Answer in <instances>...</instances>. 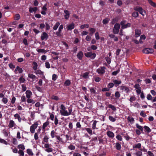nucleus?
Segmentation results:
<instances>
[{
	"label": "nucleus",
	"mask_w": 156,
	"mask_h": 156,
	"mask_svg": "<svg viewBox=\"0 0 156 156\" xmlns=\"http://www.w3.org/2000/svg\"><path fill=\"white\" fill-rule=\"evenodd\" d=\"M68 110V111L64 105L61 104L60 105L59 112L62 115L67 116L71 115L73 111L72 108L70 107H69Z\"/></svg>",
	"instance_id": "1"
},
{
	"label": "nucleus",
	"mask_w": 156,
	"mask_h": 156,
	"mask_svg": "<svg viewBox=\"0 0 156 156\" xmlns=\"http://www.w3.org/2000/svg\"><path fill=\"white\" fill-rule=\"evenodd\" d=\"M120 27V25L119 24L116 23L115 24L114 27L113 29V33L114 34H118L119 31V29Z\"/></svg>",
	"instance_id": "2"
},
{
	"label": "nucleus",
	"mask_w": 156,
	"mask_h": 156,
	"mask_svg": "<svg viewBox=\"0 0 156 156\" xmlns=\"http://www.w3.org/2000/svg\"><path fill=\"white\" fill-rule=\"evenodd\" d=\"M50 118L51 120L52 121H54V124L56 126H57L58 124V120L57 117V116H55V117L54 115L53 114H51L50 115Z\"/></svg>",
	"instance_id": "3"
},
{
	"label": "nucleus",
	"mask_w": 156,
	"mask_h": 156,
	"mask_svg": "<svg viewBox=\"0 0 156 156\" xmlns=\"http://www.w3.org/2000/svg\"><path fill=\"white\" fill-rule=\"evenodd\" d=\"M106 68L105 66L100 67L96 70V72L99 74H104L105 72Z\"/></svg>",
	"instance_id": "4"
},
{
	"label": "nucleus",
	"mask_w": 156,
	"mask_h": 156,
	"mask_svg": "<svg viewBox=\"0 0 156 156\" xmlns=\"http://www.w3.org/2000/svg\"><path fill=\"white\" fill-rule=\"evenodd\" d=\"M38 123L37 122H35L34 124H33L30 127V132L33 133L35 132V129L37 128V127Z\"/></svg>",
	"instance_id": "5"
},
{
	"label": "nucleus",
	"mask_w": 156,
	"mask_h": 156,
	"mask_svg": "<svg viewBox=\"0 0 156 156\" xmlns=\"http://www.w3.org/2000/svg\"><path fill=\"white\" fill-rule=\"evenodd\" d=\"M87 57L90 58L92 59H94L96 56V54L95 53H92L90 52H88L84 54Z\"/></svg>",
	"instance_id": "6"
},
{
	"label": "nucleus",
	"mask_w": 156,
	"mask_h": 156,
	"mask_svg": "<svg viewBox=\"0 0 156 156\" xmlns=\"http://www.w3.org/2000/svg\"><path fill=\"white\" fill-rule=\"evenodd\" d=\"M134 9L136 11H138L139 12L140 14H141L142 15L144 16V13H145V12L141 7L136 6L134 8Z\"/></svg>",
	"instance_id": "7"
},
{
	"label": "nucleus",
	"mask_w": 156,
	"mask_h": 156,
	"mask_svg": "<svg viewBox=\"0 0 156 156\" xmlns=\"http://www.w3.org/2000/svg\"><path fill=\"white\" fill-rule=\"evenodd\" d=\"M143 51L145 54H151L153 52L154 50L152 48H147L144 49L143 50Z\"/></svg>",
	"instance_id": "8"
},
{
	"label": "nucleus",
	"mask_w": 156,
	"mask_h": 156,
	"mask_svg": "<svg viewBox=\"0 0 156 156\" xmlns=\"http://www.w3.org/2000/svg\"><path fill=\"white\" fill-rule=\"evenodd\" d=\"M48 38V35L45 32H43L41 34V38L42 41L46 40Z\"/></svg>",
	"instance_id": "9"
},
{
	"label": "nucleus",
	"mask_w": 156,
	"mask_h": 156,
	"mask_svg": "<svg viewBox=\"0 0 156 156\" xmlns=\"http://www.w3.org/2000/svg\"><path fill=\"white\" fill-rule=\"evenodd\" d=\"M28 76L29 78L32 80V81L33 82L37 81V78L35 75L33 74L28 73Z\"/></svg>",
	"instance_id": "10"
},
{
	"label": "nucleus",
	"mask_w": 156,
	"mask_h": 156,
	"mask_svg": "<svg viewBox=\"0 0 156 156\" xmlns=\"http://www.w3.org/2000/svg\"><path fill=\"white\" fill-rule=\"evenodd\" d=\"M119 87L121 90L124 91L126 93H128L129 91V89L126 86L122 85L120 86Z\"/></svg>",
	"instance_id": "11"
},
{
	"label": "nucleus",
	"mask_w": 156,
	"mask_h": 156,
	"mask_svg": "<svg viewBox=\"0 0 156 156\" xmlns=\"http://www.w3.org/2000/svg\"><path fill=\"white\" fill-rule=\"evenodd\" d=\"M74 27V24L72 22L69 25H67L66 28L67 30H69L73 29Z\"/></svg>",
	"instance_id": "12"
},
{
	"label": "nucleus",
	"mask_w": 156,
	"mask_h": 156,
	"mask_svg": "<svg viewBox=\"0 0 156 156\" xmlns=\"http://www.w3.org/2000/svg\"><path fill=\"white\" fill-rule=\"evenodd\" d=\"M14 117L15 119H17L18 122H20L22 121V119L19 114L16 113L14 115Z\"/></svg>",
	"instance_id": "13"
},
{
	"label": "nucleus",
	"mask_w": 156,
	"mask_h": 156,
	"mask_svg": "<svg viewBox=\"0 0 156 156\" xmlns=\"http://www.w3.org/2000/svg\"><path fill=\"white\" fill-rule=\"evenodd\" d=\"M26 96L28 99L30 98L32 94V92L29 90H27L26 92Z\"/></svg>",
	"instance_id": "14"
},
{
	"label": "nucleus",
	"mask_w": 156,
	"mask_h": 156,
	"mask_svg": "<svg viewBox=\"0 0 156 156\" xmlns=\"http://www.w3.org/2000/svg\"><path fill=\"white\" fill-rule=\"evenodd\" d=\"M23 69L22 68H20V67L17 66L16 68V69L15 70V72L16 73H17V72H18L19 73H21L23 72Z\"/></svg>",
	"instance_id": "15"
},
{
	"label": "nucleus",
	"mask_w": 156,
	"mask_h": 156,
	"mask_svg": "<svg viewBox=\"0 0 156 156\" xmlns=\"http://www.w3.org/2000/svg\"><path fill=\"white\" fill-rule=\"evenodd\" d=\"M64 12L65 15L64 16L65 18L67 20L69 19V12L67 10H65Z\"/></svg>",
	"instance_id": "16"
},
{
	"label": "nucleus",
	"mask_w": 156,
	"mask_h": 156,
	"mask_svg": "<svg viewBox=\"0 0 156 156\" xmlns=\"http://www.w3.org/2000/svg\"><path fill=\"white\" fill-rule=\"evenodd\" d=\"M15 125V122L13 120H10L9 122V124L8 126L10 128H12Z\"/></svg>",
	"instance_id": "17"
},
{
	"label": "nucleus",
	"mask_w": 156,
	"mask_h": 156,
	"mask_svg": "<svg viewBox=\"0 0 156 156\" xmlns=\"http://www.w3.org/2000/svg\"><path fill=\"white\" fill-rule=\"evenodd\" d=\"M107 134L110 138H113L114 137V133L112 131H108L107 132Z\"/></svg>",
	"instance_id": "18"
},
{
	"label": "nucleus",
	"mask_w": 156,
	"mask_h": 156,
	"mask_svg": "<svg viewBox=\"0 0 156 156\" xmlns=\"http://www.w3.org/2000/svg\"><path fill=\"white\" fill-rule=\"evenodd\" d=\"M83 55V52L82 51H80L77 54V57L80 60H82Z\"/></svg>",
	"instance_id": "19"
},
{
	"label": "nucleus",
	"mask_w": 156,
	"mask_h": 156,
	"mask_svg": "<svg viewBox=\"0 0 156 156\" xmlns=\"http://www.w3.org/2000/svg\"><path fill=\"white\" fill-rule=\"evenodd\" d=\"M113 82L115 87L118 86L121 83V81L120 80H115L113 81Z\"/></svg>",
	"instance_id": "20"
},
{
	"label": "nucleus",
	"mask_w": 156,
	"mask_h": 156,
	"mask_svg": "<svg viewBox=\"0 0 156 156\" xmlns=\"http://www.w3.org/2000/svg\"><path fill=\"white\" fill-rule=\"evenodd\" d=\"M109 37L111 38H113L114 40L115 41H118V39L117 36H116L113 34H110L109 35Z\"/></svg>",
	"instance_id": "21"
},
{
	"label": "nucleus",
	"mask_w": 156,
	"mask_h": 156,
	"mask_svg": "<svg viewBox=\"0 0 156 156\" xmlns=\"http://www.w3.org/2000/svg\"><path fill=\"white\" fill-rule=\"evenodd\" d=\"M34 73L37 75L39 74L44 76V72L40 69L37 70L34 72Z\"/></svg>",
	"instance_id": "22"
},
{
	"label": "nucleus",
	"mask_w": 156,
	"mask_h": 156,
	"mask_svg": "<svg viewBox=\"0 0 156 156\" xmlns=\"http://www.w3.org/2000/svg\"><path fill=\"white\" fill-rule=\"evenodd\" d=\"M49 124V122L48 121H47L43 123L42 126V129L43 130H45V128Z\"/></svg>",
	"instance_id": "23"
},
{
	"label": "nucleus",
	"mask_w": 156,
	"mask_h": 156,
	"mask_svg": "<svg viewBox=\"0 0 156 156\" xmlns=\"http://www.w3.org/2000/svg\"><path fill=\"white\" fill-rule=\"evenodd\" d=\"M141 34L140 30L137 29L135 30V36L136 37L139 36Z\"/></svg>",
	"instance_id": "24"
},
{
	"label": "nucleus",
	"mask_w": 156,
	"mask_h": 156,
	"mask_svg": "<svg viewBox=\"0 0 156 156\" xmlns=\"http://www.w3.org/2000/svg\"><path fill=\"white\" fill-rule=\"evenodd\" d=\"M141 144L140 143H138L135 145L133 146V148H140L141 147Z\"/></svg>",
	"instance_id": "25"
},
{
	"label": "nucleus",
	"mask_w": 156,
	"mask_h": 156,
	"mask_svg": "<svg viewBox=\"0 0 156 156\" xmlns=\"http://www.w3.org/2000/svg\"><path fill=\"white\" fill-rule=\"evenodd\" d=\"M33 68L34 70L35 71L37 70V69L38 65L37 63L35 62H33Z\"/></svg>",
	"instance_id": "26"
},
{
	"label": "nucleus",
	"mask_w": 156,
	"mask_h": 156,
	"mask_svg": "<svg viewBox=\"0 0 156 156\" xmlns=\"http://www.w3.org/2000/svg\"><path fill=\"white\" fill-rule=\"evenodd\" d=\"M37 9V8L35 7L34 8H30L29 9V11L30 12H35Z\"/></svg>",
	"instance_id": "27"
},
{
	"label": "nucleus",
	"mask_w": 156,
	"mask_h": 156,
	"mask_svg": "<svg viewBox=\"0 0 156 156\" xmlns=\"http://www.w3.org/2000/svg\"><path fill=\"white\" fill-rule=\"evenodd\" d=\"M56 133L55 131L54 130H52L51 131L50 135L52 138H53L55 137V134Z\"/></svg>",
	"instance_id": "28"
},
{
	"label": "nucleus",
	"mask_w": 156,
	"mask_h": 156,
	"mask_svg": "<svg viewBox=\"0 0 156 156\" xmlns=\"http://www.w3.org/2000/svg\"><path fill=\"white\" fill-rule=\"evenodd\" d=\"M89 30L90 31V35H92L95 32L96 30L94 28H89Z\"/></svg>",
	"instance_id": "29"
},
{
	"label": "nucleus",
	"mask_w": 156,
	"mask_h": 156,
	"mask_svg": "<svg viewBox=\"0 0 156 156\" xmlns=\"http://www.w3.org/2000/svg\"><path fill=\"white\" fill-rule=\"evenodd\" d=\"M60 23L59 22H57L53 27V29L54 30H56L58 26L60 25Z\"/></svg>",
	"instance_id": "30"
},
{
	"label": "nucleus",
	"mask_w": 156,
	"mask_h": 156,
	"mask_svg": "<svg viewBox=\"0 0 156 156\" xmlns=\"http://www.w3.org/2000/svg\"><path fill=\"white\" fill-rule=\"evenodd\" d=\"M127 119L131 123H133L134 121L133 118L131 117L128 116Z\"/></svg>",
	"instance_id": "31"
},
{
	"label": "nucleus",
	"mask_w": 156,
	"mask_h": 156,
	"mask_svg": "<svg viewBox=\"0 0 156 156\" xmlns=\"http://www.w3.org/2000/svg\"><path fill=\"white\" fill-rule=\"evenodd\" d=\"M149 4L154 7H156V3L153 2L151 0H148Z\"/></svg>",
	"instance_id": "32"
},
{
	"label": "nucleus",
	"mask_w": 156,
	"mask_h": 156,
	"mask_svg": "<svg viewBox=\"0 0 156 156\" xmlns=\"http://www.w3.org/2000/svg\"><path fill=\"white\" fill-rule=\"evenodd\" d=\"M136 126L137 128L139 130L141 131H143V127L139 125L138 124L136 123Z\"/></svg>",
	"instance_id": "33"
},
{
	"label": "nucleus",
	"mask_w": 156,
	"mask_h": 156,
	"mask_svg": "<svg viewBox=\"0 0 156 156\" xmlns=\"http://www.w3.org/2000/svg\"><path fill=\"white\" fill-rule=\"evenodd\" d=\"M115 147L117 150H120L121 148V144L119 143H116L115 144Z\"/></svg>",
	"instance_id": "34"
},
{
	"label": "nucleus",
	"mask_w": 156,
	"mask_h": 156,
	"mask_svg": "<svg viewBox=\"0 0 156 156\" xmlns=\"http://www.w3.org/2000/svg\"><path fill=\"white\" fill-rule=\"evenodd\" d=\"M27 152L30 155L32 156L34 154L32 150L30 149H28L27 150Z\"/></svg>",
	"instance_id": "35"
},
{
	"label": "nucleus",
	"mask_w": 156,
	"mask_h": 156,
	"mask_svg": "<svg viewBox=\"0 0 156 156\" xmlns=\"http://www.w3.org/2000/svg\"><path fill=\"white\" fill-rule=\"evenodd\" d=\"M85 129L89 134L91 135L92 134V130L91 129L89 128H86Z\"/></svg>",
	"instance_id": "36"
},
{
	"label": "nucleus",
	"mask_w": 156,
	"mask_h": 156,
	"mask_svg": "<svg viewBox=\"0 0 156 156\" xmlns=\"http://www.w3.org/2000/svg\"><path fill=\"white\" fill-rule=\"evenodd\" d=\"M53 150V149L51 148L50 147L46 149H44V151L48 153H49L52 152Z\"/></svg>",
	"instance_id": "37"
},
{
	"label": "nucleus",
	"mask_w": 156,
	"mask_h": 156,
	"mask_svg": "<svg viewBox=\"0 0 156 156\" xmlns=\"http://www.w3.org/2000/svg\"><path fill=\"white\" fill-rule=\"evenodd\" d=\"M131 24L129 23H128L124 25V26H122V29H125L130 27Z\"/></svg>",
	"instance_id": "38"
},
{
	"label": "nucleus",
	"mask_w": 156,
	"mask_h": 156,
	"mask_svg": "<svg viewBox=\"0 0 156 156\" xmlns=\"http://www.w3.org/2000/svg\"><path fill=\"white\" fill-rule=\"evenodd\" d=\"M97 122V121L96 120H94L92 124V128L93 129H94L96 128V123Z\"/></svg>",
	"instance_id": "39"
},
{
	"label": "nucleus",
	"mask_w": 156,
	"mask_h": 156,
	"mask_svg": "<svg viewBox=\"0 0 156 156\" xmlns=\"http://www.w3.org/2000/svg\"><path fill=\"white\" fill-rule=\"evenodd\" d=\"M108 107L109 108H111L114 111H115L116 110V108L115 106L111 104H109L108 105Z\"/></svg>",
	"instance_id": "40"
},
{
	"label": "nucleus",
	"mask_w": 156,
	"mask_h": 156,
	"mask_svg": "<svg viewBox=\"0 0 156 156\" xmlns=\"http://www.w3.org/2000/svg\"><path fill=\"white\" fill-rule=\"evenodd\" d=\"M115 96L117 98H119L120 97V94L118 91H116L115 93Z\"/></svg>",
	"instance_id": "41"
},
{
	"label": "nucleus",
	"mask_w": 156,
	"mask_h": 156,
	"mask_svg": "<svg viewBox=\"0 0 156 156\" xmlns=\"http://www.w3.org/2000/svg\"><path fill=\"white\" fill-rule=\"evenodd\" d=\"M0 143L4 144L5 145H7L8 144V142L6 140L1 138H0Z\"/></svg>",
	"instance_id": "42"
},
{
	"label": "nucleus",
	"mask_w": 156,
	"mask_h": 156,
	"mask_svg": "<svg viewBox=\"0 0 156 156\" xmlns=\"http://www.w3.org/2000/svg\"><path fill=\"white\" fill-rule=\"evenodd\" d=\"M144 128L146 130V131L147 132L149 133L151 132V129L148 126H144Z\"/></svg>",
	"instance_id": "43"
},
{
	"label": "nucleus",
	"mask_w": 156,
	"mask_h": 156,
	"mask_svg": "<svg viewBox=\"0 0 156 156\" xmlns=\"http://www.w3.org/2000/svg\"><path fill=\"white\" fill-rule=\"evenodd\" d=\"M27 102L28 103H32V104H34L35 102V101L33 100V99H28L27 101Z\"/></svg>",
	"instance_id": "44"
},
{
	"label": "nucleus",
	"mask_w": 156,
	"mask_h": 156,
	"mask_svg": "<svg viewBox=\"0 0 156 156\" xmlns=\"http://www.w3.org/2000/svg\"><path fill=\"white\" fill-rule=\"evenodd\" d=\"M89 27V25L88 24H84L81 25L80 27V28L81 29H83L85 28H88Z\"/></svg>",
	"instance_id": "45"
},
{
	"label": "nucleus",
	"mask_w": 156,
	"mask_h": 156,
	"mask_svg": "<svg viewBox=\"0 0 156 156\" xmlns=\"http://www.w3.org/2000/svg\"><path fill=\"white\" fill-rule=\"evenodd\" d=\"M11 149L12 150V152L14 153H16L18 152V150L15 147H11Z\"/></svg>",
	"instance_id": "46"
},
{
	"label": "nucleus",
	"mask_w": 156,
	"mask_h": 156,
	"mask_svg": "<svg viewBox=\"0 0 156 156\" xmlns=\"http://www.w3.org/2000/svg\"><path fill=\"white\" fill-rule=\"evenodd\" d=\"M89 73L87 72L85 73H84L83 75V77L87 79L89 77L88 76Z\"/></svg>",
	"instance_id": "47"
},
{
	"label": "nucleus",
	"mask_w": 156,
	"mask_h": 156,
	"mask_svg": "<svg viewBox=\"0 0 156 156\" xmlns=\"http://www.w3.org/2000/svg\"><path fill=\"white\" fill-rule=\"evenodd\" d=\"M108 118L109 120L112 122H114L116 120V119L111 116H109Z\"/></svg>",
	"instance_id": "48"
},
{
	"label": "nucleus",
	"mask_w": 156,
	"mask_h": 156,
	"mask_svg": "<svg viewBox=\"0 0 156 156\" xmlns=\"http://www.w3.org/2000/svg\"><path fill=\"white\" fill-rule=\"evenodd\" d=\"M49 138L47 136H45L43 138V141L47 143L48 141Z\"/></svg>",
	"instance_id": "49"
},
{
	"label": "nucleus",
	"mask_w": 156,
	"mask_h": 156,
	"mask_svg": "<svg viewBox=\"0 0 156 156\" xmlns=\"http://www.w3.org/2000/svg\"><path fill=\"white\" fill-rule=\"evenodd\" d=\"M132 15L133 17L136 18L138 16L139 14L138 12H134L132 13Z\"/></svg>",
	"instance_id": "50"
},
{
	"label": "nucleus",
	"mask_w": 156,
	"mask_h": 156,
	"mask_svg": "<svg viewBox=\"0 0 156 156\" xmlns=\"http://www.w3.org/2000/svg\"><path fill=\"white\" fill-rule=\"evenodd\" d=\"M70 81L69 80H68L66 81L64 83V85L66 86H69L70 85Z\"/></svg>",
	"instance_id": "51"
},
{
	"label": "nucleus",
	"mask_w": 156,
	"mask_h": 156,
	"mask_svg": "<svg viewBox=\"0 0 156 156\" xmlns=\"http://www.w3.org/2000/svg\"><path fill=\"white\" fill-rule=\"evenodd\" d=\"M2 101L4 104H6L8 102V100L7 98L4 97L2 98Z\"/></svg>",
	"instance_id": "52"
},
{
	"label": "nucleus",
	"mask_w": 156,
	"mask_h": 156,
	"mask_svg": "<svg viewBox=\"0 0 156 156\" xmlns=\"http://www.w3.org/2000/svg\"><path fill=\"white\" fill-rule=\"evenodd\" d=\"M114 84L113 83H108V84L107 87L110 89V88L113 87H114Z\"/></svg>",
	"instance_id": "53"
},
{
	"label": "nucleus",
	"mask_w": 156,
	"mask_h": 156,
	"mask_svg": "<svg viewBox=\"0 0 156 156\" xmlns=\"http://www.w3.org/2000/svg\"><path fill=\"white\" fill-rule=\"evenodd\" d=\"M20 156H24V155L23 151L22 150H19L18 152Z\"/></svg>",
	"instance_id": "54"
},
{
	"label": "nucleus",
	"mask_w": 156,
	"mask_h": 156,
	"mask_svg": "<svg viewBox=\"0 0 156 156\" xmlns=\"http://www.w3.org/2000/svg\"><path fill=\"white\" fill-rule=\"evenodd\" d=\"M147 100H151V101H152L153 100V99H152L153 98H152V96L150 94L147 95Z\"/></svg>",
	"instance_id": "55"
},
{
	"label": "nucleus",
	"mask_w": 156,
	"mask_h": 156,
	"mask_svg": "<svg viewBox=\"0 0 156 156\" xmlns=\"http://www.w3.org/2000/svg\"><path fill=\"white\" fill-rule=\"evenodd\" d=\"M68 148L70 150H74L75 149V147L72 145L69 146Z\"/></svg>",
	"instance_id": "56"
},
{
	"label": "nucleus",
	"mask_w": 156,
	"mask_h": 156,
	"mask_svg": "<svg viewBox=\"0 0 156 156\" xmlns=\"http://www.w3.org/2000/svg\"><path fill=\"white\" fill-rule=\"evenodd\" d=\"M136 98L135 97L133 96H131L129 100V101L130 102H132L133 101H135L136 100Z\"/></svg>",
	"instance_id": "57"
},
{
	"label": "nucleus",
	"mask_w": 156,
	"mask_h": 156,
	"mask_svg": "<svg viewBox=\"0 0 156 156\" xmlns=\"http://www.w3.org/2000/svg\"><path fill=\"white\" fill-rule=\"evenodd\" d=\"M109 20L108 18H106L103 20V23L104 24H106L108 22Z\"/></svg>",
	"instance_id": "58"
},
{
	"label": "nucleus",
	"mask_w": 156,
	"mask_h": 156,
	"mask_svg": "<svg viewBox=\"0 0 156 156\" xmlns=\"http://www.w3.org/2000/svg\"><path fill=\"white\" fill-rule=\"evenodd\" d=\"M20 15L19 14H17L15 16L14 20H18L20 18Z\"/></svg>",
	"instance_id": "59"
},
{
	"label": "nucleus",
	"mask_w": 156,
	"mask_h": 156,
	"mask_svg": "<svg viewBox=\"0 0 156 156\" xmlns=\"http://www.w3.org/2000/svg\"><path fill=\"white\" fill-rule=\"evenodd\" d=\"M55 137L56 139L58 140L60 142H63V140L62 138H61L60 136L56 135Z\"/></svg>",
	"instance_id": "60"
},
{
	"label": "nucleus",
	"mask_w": 156,
	"mask_h": 156,
	"mask_svg": "<svg viewBox=\"0 0 156 156\" xmlns=\"http://www.w3.org/2000/svg\"><path fill=\"white\" fill-rule=\"evenodd\" d=\"M142 152L139 151H137L135 153V154L136 155V156H142Z\"/></svg>",
	"instance_id": "61"
},
{
	"label": "nucleus",
	"mask_w": 156,
	"mask_h": 156,
	"mask_svg": "<svg viewBox=\"0 0 156 156\" xmlns=\"http://www.w3.org/2000/svg\"><path fill=\"white\" fill-rule=\"evenodd\" d=\"M90 91V92L92 93V94H95L96 91L93 88H89Z\"/></svg>",
	"instance_id": "62"
},
{
	"label": "nucleus",
	"mask_w": 156,
	"mask_h": 156,
	"mask_svg": "<svg viewBox=\"0 0 156 156\" xmlns=\"http://www.w3.org/2000/svg\"><path fill=\"white\" fill-rule=\"evenodd\" d=\"M116 138L119 140L122 141V137L119 134H118L116 136Z\"/></svg>",
	"instance_id": "63"
},
{
	"label": "nucleus",
	"mask_w": 156,
	"mask_h": 156,
	"mask_svg": "<svg viewBox=\"0 0 156 156\" xmlns=\"http://www.w3.org/2000/svg\"><path fill=\"white\" fill-rule=\"evenodd\" d=\"M12 141V143L14 144L17 145V141L16 138H13Z\"/></svg>",
	"instance_id": "64"
}]
</instances>
